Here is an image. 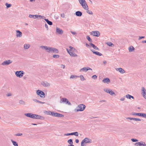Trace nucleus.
<instances>
[{
  "label": "nucleus",
  "mask_w": 146,
  "mask_h": 146,
  "mask_svg": "<svg viewBox=\"0 0 146 146\" xmlns=\"http://www.w3.org/2000/svg\"><path fill=\"white\" fill-rule=\"evenodd\" d=\"M12 95V94L11 93H9L6 94V96L7 97L10 96Z\"/></svg>",
  "instance_id": "51"
},
{
  "label": "nucleus",
  "mask_w": 146,
  "mask_h": 146,
  "mask_svg": "<svg viewBox=\"0 0 146 146\" xmlns=\"http://www.w3.org/2000/svg\"><path fill=\"white\" fill-rule=\"evenodd\" d=\"M90 70L91 71L92 70V69L90 68L89 67H86L84 68H83L81 69L80 70V72H87L88 70Z\"/></svg>",
  "instance_id": "11"
},
{
  "label": "nucleus",
  "mask_w": 146,
  "mask_h": 146,
  "mask_svg": "<svg viewBox=\"0 0 146 146\" xmlns=\"http://www.w3.org/2000/svg\"><path fill=\"white\" fill-rule=\"evenodd\" d=\"M103 82H109L110 79L108 78H106L102 80Z\"/></svg>",
  "instance_id": "37"
},
{
  "label": "nucleus",
  "mask_w": 146,
  "mask_h": 146,
  "mask_svg": "<svg viewBox=\"0 0 146 146\" xmlns=\"http://www.w3.org/2000/svg\"><path fill=\"white\" fill-rule=\"evenodd\" d=\"M141 113H136L135 112H133L132 113V115H137L139 116H141Z\"/></svg>",
  "instance_id": "38"
},
{
  "label": "nucleus",
  "mask_w": 146,
  "mask_h": 146,
  "mask_svg": "<svg viewBox=\"0 0 146 146\" xmlns=\"http://www.w3.org/2000/svg\"><path fill=\"white\" fill-rule=\"evenodd\" d=\"M60 103H65L66 104H68L69 105H71V103L69 102L68 100L66 98H62L60 101Z\"/></svg>",
  "instance_id": "5"
},
{
  "label": "nucleus",
  "mask_w": 146,
  "mask_h": 146,
  "mask_svg": "<svg viewBox=\"0 0 146 146\" xmlns=\"http://www.w3.org/2000/svg\"><path fill=\"white\" fill-rule=\"evenodd\" d=\"M41 84L45 87H48L50 86L49 83H41Z\"/></svg>",
  "instance_id": "23"
},
{
  "label": "nucleus",
  "mask_w": 146,
  "mask_h": 146,
  "mask_svg": "<svg viewBox=\"0 0 146 146\" xmlns=\"http://www.w3.org/2000/svg\"><path fill=\"white\" fill-rule=\"evenodd\" d=\"M104 91L106 92L109 93L111 96H115L116 95L115 93L110 89L105 88L104 89Z\"/></svg>",
  "instance_id": "4"
},
{
  "label": "nucleus",
  "mask_w": 146,
  "mask_h": 146,
  "mask_svg": "<svg viewBox=\"0 0 146 146\" xmlns=\"http://www.w3.org/2000/svg\"><path fill=\"white\" fill-rule=\"evenodd\" d=\"M47 46H40V47L42 49L46 50Z\"/></svg>",
  "instance_id": "44"
},
{
  "label": "nucleus",
  "mask_w": 146,
  "mask_h": 146,
  "mask_svg": "<svg viewBox=\"0 0 146 146\" xmlns=\"http://www.w3.org/2000/svg\"><path fill=\"white\" fill-rule=\"evenodd\" d=\"M44 20L49 25H52V22L51 21H49L48 19H44Z\"/></svg>",
  "instance_id": "33"
},
{
  "label": "nucleus",
  "mask_w": 146,
  "mask_h": 146,
  "mask_svg": "<svg viewBox=\"0 0 146 146\" xmlns=\"http://www.w3.org/2000/svg\"><path fill=\"white\" fill-rule=\"evenodd\" d=\"M86 107V106L84 105L80 104L74 110V111L76 112L83 111L84 110Z\"/></svg>",
  "instance_id": "1"
},
{
  "label": "nucleus",
  "mask_w": 146,
  "mask_h": 146,
  "mask_svg": "<svg viewBox=\"0 0 146 146\" xmlns=\"http://www.w3.org/2000/svg\"><path fill=\"white\" fill-rule=\"evenodd\" d=\"M78 1L84 9H88V5L85 0H78Z\"/></svg>",
  "instance_id": "2"
},
{
  "label": "nucleus",
  "mask_w": 146,
  "mask_h": 146,
  "mask_svg": "<svg viewBox=\"0 0 146 146\" xmlns=\"http://www.w3.org/2000/svg\"><path fill=\"white\" fill-rule=\"evenodd\" d=\"M68 142L70 144H71L73 143L72 140V139H70L68 141Z\"/></svg>",
  "instance_id": "49"
},
{
  "label": "nucleus",
  "mask_w": 146,
  "mask_h": 146,
  "mask_svg": "<svg viewBox=\"0 0 146 146\" xmlns=\"http://www.w3.org/2000/svg\"><path fill=\"white\" fill-rule=\"evenodd\" d=\"M145 37L144 36H139V40H140V39L145 38Z\"/></svg>",
  "instance_id": "58"
},
{
  "label": "nucleus",
  "mask_w": 146,
  "mask_h": 146,
  "mask_svg": "<svg viewBox=\"0 0 146 146\" xmlns=\"http://www.w3.org/2000/svg\"><path fill=\"white\" fill-rule=\"evenodd\" d=\"M35 114H32L31 118H32L35 119Z\"/></svg>",
  "instance_id": "53"
},
{
  "label": "nucleus",
  "mask_w": 146,
  "mask_h": 146,
  "mask_svg": "<svg viewBox=\"0 0 146 146\" xmlns=\"http://www.w3.org/2000/svg\"><path fill=\"white\" fill-rule=\"evenodd\" d=\"M139 146H146V144L145 142L143 141H141L140 142H139Z\"/></svg>",
  "instance_id": "25"
},
{
  "label": "nucleus",
  "mask_w": 146,
  "mask_h": 146,
  "mask_svg": "<svg viewBox=\"0 0 146 146\" xmlns=\"http://www.w3.org/2000/svg\"><path fill=\"white\" fill-rule=\"evenodd\" d=\"M32 114V113H26L25 114V115L27 117L31 118Z\"/></svg>",
  "instance_id": "36"
},
{
  "label": "nucleus",
  "mask_w": 146,
  "mask_h": 146,
  "mask_svg": "<svg viewBox=\"0 0 146 146\" xmlns=\"http://www.w3.org/2000/svg\"><path fill=\"white\" fill-rule=\"evenodd\" d=\"M35 119H44L43 117L39 115L35 114Z\"/></svg>",
  "instance_id": "22"
},
{
  "label": "nucleus",
  "mask_w": 146,
  "mask_h": 146,
  "mask_svg": "<svg viewBox=\"0 0 146 146\" xmlns=\"http://www.w3.org/2000/svg\"><path fill=\"white\" fill-rule=\"evenodd\" d=\"M16 76L18 77L21 78L24 74V72L23 71H17L15 72Z\"/></svg>",
  "instance_id": "6"
},
{
  "label": "nucleus",
  "mask_w": 146,
  "mask_h": 146,
  "mask_svg": "<svg viewBox=\"0 0 146 146\" xmlns=\"http://www.w3.org/2000/svg\"><path fill=\"white\" fill-rule=\"evenodd\" d=\"M60 56L58 54H54L53 55V57L55 58H58Z\"/></svg>",
  "instance_id": "43"
},
{
  "label": "nucleus",
  "mask_w": 146,
  "mask_h": 146,
  "mask_svg": "<svg viewBox=\"0 0 146 146\" xmlns=\"http://www.w3.org/2000/svg\"><path fill=\"white\" fill-rule=\"evenodd\" d=\"M61 16L63 18H64L65 17V15L63 13L61 14Z\"/></svg>",
  "instance_id": "62"
},
{
  "label": "nucleus",
  "mask_w": 146,
  "mask_h": 146,
  "mask_svg": "<svg viewBox=\"0 0 146 146\" xmlns=\"http://www.w3.org/2000/svg\"><path fill=\"white\" fill-rule=\"evenodd\" d=\"M13 62V61L10 60H8L4 61L2 63L1 65L3 66H7Z\"/></svg>",
  "instance_id": "7"
},
{
  "label": "nucleus",
  "mask_w": 146,
  "mask_h": 146,
  "mask_svg": "<svg viewBox=\"0 0 146 146\" xmlns=\"http://www.w3.org/2000/svg\"><path fill=\"white\" fill-rule=\"evenodd\" d=\"M133 120H134L136 121H141V119L139 118H133Z\"/></svg>",
  "instance_id": "47"
},
{
  "label": "nucleus",
  "mask_w": 146,
  "mask_h": 146,
  "mask_svg": "<svg viewBox=\"0 0 146 146\" xmlns=\"http://www.w3.org/2000/svg\"><path fill=\"white\" fill-rule=\"evenodd\" d=\"M144 98L146 100V94L143 95Z\"/></svg>",
  "instance_id": "64"
},
{
  "label": "nucleus",
  "mask_w": 146,
  "mask_h": 146,
  "mask_svg": "<svg viewBox=\"0 0 146 146\" xmlns=\"http://www.w3.org/2000/svg\"><path fill=\"white\" fill-rule=\"evenodd\" d=\"M91 50L93 52V53L98 56H101L102 55V54L98 52H96L93 49H91Z\"/></svg>",
  "instance_id": "17"
},
{
  "label": "nucleus",
  "mask_w": 146,
  "mask_h": 146,
  "mask_svg": "<svg viewBox=\"0 0 146 146\" xmlns=\"http://www.w3.org/2000/svg\"><path fill=\"white\" fill-rule=\"evenodd\" d=\"M37 94L40 96L41 98L45 97V94L44 92L40 90H38L36 91Z\"/></svg>",
  "instance_id": "9"
},
{
  "label": "nucleus",
  "mask_w": 146,
  "mask_h": 146,
  "mask_svg": "<svg viewBox=\"0 0 146 146\" xmlns=\"http://www.w3.org/2000/svg\"><path fill=\"white\" fill-rule=\"evenodd\" d=\"M125 100V98L124 97H122V98H121L120 99V100L121 101H123Z\"/></svg>",
  "instance_id": "60"
},
{
  "label": "nucleus",
  "mask_w": 146,
  "mask_h": 146,
  "mask_svg": "<svg viewBox=\"0 0 146 146\" xmlns=\"http://www.w3.org/2000/svg\"><path fill=\"white\" fill-rule=\"evenodd\" d=\"M131 141L133 142H137L138 141V140L135 139H131Z\"/></svg>",
  "instance_id": "50"
},
{
  "label": "nucleus",
  "mask_w": 146,
  "mask_h": 146,
  "mask_svg": "<svg viewBox=\"0 0 146 146\" xmlns=\"http://www.w3.org/2000/svg\"><path fill=\"white\" fill-rule=\"evenodd\" d=\"M45 27L47 29H48V26L46 24V23L45 24Z\"/></svg>",
  "instance_id": "63"
},
{
  "label": "nucleus",
  "mask_w": 146,
  "mask_h": 146,
  "mask_svg": "<svg viewBox=\"0 0 146 146\" xmlns=\"http://www.w3.org/2000/svg\"><path fill=\"white\" fill-rule=\"evenodd\" d=\"M16 36L17 37H21L22 36V33L19 30H16Z\"/></svg>",
  "instance_id": "13"
},
{
  "label": "nucleus",
  "mask_w": 146,
  "mask_h": 146,
  "mask_svg": "<svg viewBox=\"0 0 146 146\" xmlns=\"http://www.w3.org/2000/svg\"><path fill=\"white\" fill-rule=\"evenodd\" d=\"M74 135L76 136H78V132H73L71 133V135Z\"/></svg>",
  "instance_id": "39"
},
{
  "label": "nucleus",
  "mask_w": 146,
  "mask_h": 146,
  "mask_svg": "<svg viewBox=\"0 0 146 146\" xmlns=\"http://www.w3.org/2000/svg\"><path fill=\"white\" fill-rule=\"evenodd\" d=\"M70 32L73 35H75L76 34V33L75 32H73L72 31H71Z\"/></svg>",
  "instance_id": "54"
},
{
  "label": "nucleus",
  "mask_w": 146,
  "mask_h": 146,
  "mask_svg": "<svg viewBox=\"0 0 146 146\" xmlns=\"http://www.w3.org/2000/svg\"><path fill=\"white\" fill-rule=\"evenodd\" d=\"M75 15L78 17H81L82 15V13L81 11H78L76 12Z\"/></svg>",
  "instance_id": "21"
},
{
  "label": "nucleus",
  "mask_w": 146,
  "mask_h": 146,
  "mask_svg": "<svg viewBox=\"0 0 146 146\" xmlns=\"http://www.w3.org/2000/svg\"><path fill=\"white\" fill-rule=\"evenodd\" d=\"M38 17L40 19H44H44H46V17L44 16L39 15H37V18Z\"/></svg>",
  "instance_id": "42"
},
{
  "label": "nucleus",
  "mask_w": 146,
  "mask_h": 146,
  "mask_svg": "<svg viewBox=\"0 0 146 146\" xmlns=\"http://www.w3.org/2000/svg\"><path fill=\"white\" fill-rule=\"evenodd\" d=\"M90 45L95 50H99V48L95 45L94 44L90 43Z\"/></svg>",
  "instance_id": "20"
},
{
  "label": "nucleus",
  "mask_w": 146,
  "mask_h": 146,
  "mask_svg": "<svg viewBox=\"0 0 146 146\" xmlns=\"http://www.w3.org/2000/svg\"><path fill=\"white\" fill-rule=\"evenodd\" d=\"M11 142L13 144L14 146H18V145L17 143L15 141H13L12 139L11 140Z\"/></svg>",
  "instance_id": "32"
},
{
  "label": "nucleus",
  "mask_w": 146,
  "mask_h": 146,
  "mask_svg": "<svg viewBox=\"0 0 146 146\" xmlns=\"http://www.w3.org/2000/svg\"><path fill=\"white\" fill-rule=\"evenodd\" d=\"M79 77V76H77L75 75H71L70 76V79H76Z\"/></svg>",
  "instance_id": "29"
},
{
  "label": "nucleus",
  "mask_w": 146,
  "mask_h": 146,
  "mask_svg": "<svg viewBox=\"0 0 146 146\" xmlns=\"http://www.w3.org/2000/svg\"><path fill=\"white\" fill-rule=\"evenodd\" d=\"M30 44L29 43H25L24 45V48L25 49H28L30 47Z\"/></svg>",
  "instance_id": "16"
},
{
  "label": "nucleus",
  "mask_w": 146,
  "mask_h": 146,
  "mask_svg": "<svg viewBox=\"0 0 146 146\" xmlns=\"http://www.w3.org/2000/svg\"><path fill=\"white\" fill-rule=\"evenodd\" d=\"M106 44L110 47H113L114 46V44L111 42H108L106 43Z\"/></svg>",
  "instance_id": "28"
},
{
  "label": "nucleus",
  "mask_w": 146,
  "mask_h": 146,
  "mask_svg": "<svg viewBox=\"0 0 146 146\" xmlns=\"http://www.w3.org/2000/svg\"><path fill=\"white\" fill-rule=\"evenodd\" d=\"M86 10V12L89 14L90 15H92L93 14V12L91 11L88 10V9H85Z\"/></svg>",
  "instance_id": "34"
},
{
  "label": "nucleus",
  "mask_w": 146,
  "mask_h": 146,
  "mask_svg": "<svg viewBox=\"0 0 146 146\" xmlns=\"http://www.w3.org/2000/svg\"><path fill=\"white\" fill-rule=\"evenodd\" d=\"M141 91V94L142 95L146 94V90H145L144 88H142Z\"/></svg>",
  "instance_id": "26"
},
{
  "label": "nucleus",
  "mask_w": 146,
  "mask_h": 146,
  "mask_svg": "<svg viewBox=\"0 0 146 146\" xmlns=\"http://www.w3.org/2000/svg\"><path fill=\"white\" fill-rule=\"evenodd\" d=\"M51 47L50 46H47L46 49V52L48 53H50L51 52Z\"/></svg>",
  "instance_id": "27"
},
{
  "label": "nucleus",
  "mask_w": 146,
  "mask_h": 146,
  "mask_svg": "<svg viewBox=\"0 0 146 146\" xmlns=\"http://www.w3.org/2000/svg\"><path fill=\"white\" fill-rule=\"evenodd\" d=\"M29 17L31 18L35 19L37 18V15H29Z\"/></svg>",
  "instance_id": "31"
},
{
  "label": "nucleus",
  "mask_w": 146,
  "mask_h": 146,
  "mask_svg": "<svg viewBox=\"0 0 146 146\" xmlns=\"http://www.w3.org/2000/svg\"><path fill=\"white\" fill-rule=\"evenodd\" d=\"M133 118L128 117H127L126 118V119H130V120H133Z\"/></svg>",
  "instance_id": "59"
},
{
  "label": "nucleus",
  "mask_w": 146,
  "mask_h": 146,
  "mask_svg": "<svg viewBox=\"0 0 146 146\" xmlns=\"http://www.w3.org/2000/svg\"><path fill=\"white\" fill-rule=\"evenodd\" d=\"M97 78V76L96 75H94L92 76V79H96Z\"/></svg>",
  "instance_id": "52"
},
{
  "label": "nucleus",
  "mask_w": 146,
  "mask_h": 146,
  "mask_svg": "<svg viewBox=\"0 0 146 146\" xmlns=\"http://www.w3.org/2000/svg\"><path fill=\"white\" fill-rule=\"evenodd\" d=\"M5 5L7 8L10 7L12 5L11 4H9L7 3H6Z\"/></svg>",
  "instance_id": "46"
},
{
  "label": "nucleus",
  "mask_w": 146,
  "mask_h": 146,
  "mask_svg": "<svg viewBox=\"0 0 146 146\" xmlns=\"http://www.w3.org/2000/svg\"><path fill=\"white\" fill-rule=\"evenodd\" d=\"M141 117L146 118V113H141Z\"/></svg>",
  "instance_id": "48"
},
{
  "label": "nucleus",
  "mask_w": 146,
  "mask_h": 146,
  "mask_svg": "<svg viewBox=\"0 0 146 146\" xmlns=\"http://www.w3.org/2000/svg\"><path fill=\"white\" fill-rule=\"evenodd\" d=\"M90 34L93 36L98 37L100 35V33L98 31H92L90 33Z\"/></svg>",
  "instance_id": "10"
},
{
  "label": "nucleus",
  "mask_w": 146,
  "mask_h": 146,
  "mask_svg": "<svg viewBox=\"0 0 146 146\" xmlns=\"http://www.w3.org/2000/svg\"><path fill=\"white\" fill-rule=\"evenodd\" d=\"M15 135L16 136H20L22 135V134L21 133H18Z\"/></svg>",
  "instance_id": "55"
},
{
  "label": "nucleus",
  "mask_w": 146,
  "mask_h": 146,
  "mask_svg": "<svg viewBox=\"0 0 146 146\" xmlns=\"http://www.w3.org/2000/svg\"><path fill=\"white\" fill-rule=\"evenodd\" d=\"M117 71H118L120 73L123 74L125 72V71L121 68H117L115 69Z\"/></svg>",
  "instance_id": "15"
},
{
  "label": "nucleus",
  "mask_w": 146,
  "mask_h": 146,
  "mask_svg": "<svg viewBox=\"0 0 146 146\" xmlns=\"http://www.w3.org/2000/svg\"><path fill=\"white\" fill-rule=\"evenodd\" d=\"M69 47L70 48V50L71 52H74L75 50H76V49L74 47L71 46H70Z\"/></svg>",
  "instance_id": "41"
},
{
  "label": "nucleus",
  "mask_w": 146,
  "mask_h": 146,
  "mask_svg": "<svg viewBox=\"0 0 146 146\" xmlns=\"http://www.w3.org/2000/svg\"><path fill=\"white\" fill-rule=\"evenodd\" d=\"M79 77H80V79L81 81H83L85 80V79L82 75H80Z\"/></svg>",
  "instance_id": "40"
},
{
  "label": "nucleus",
  "mask_w": 146,
  "mask_h": 146,
  "mask_svg": "<svg viewBox=\"0 0 146 146\" xmlns=\"http://www.w3.org/2000/svg\"><path fill=\"white\" fill-rule=\"evenodd\" d=\"M92 141L91 139L86 137L85 138L81 143V145L82 146H85V144L86 143H91Z\"/></svg>",
  "instance_id": "3"
},
{
  "label": "nucleus",
  "mask_w": 146,
  "mask_h": 146,
  "mask_svg": "<svg viewBox=\"0 0 146 146\" xmlns=\"http://www.w3.org/2000/svg\"><path fill=\"white\" fill-rule=\"evenodd\" d=\"M64 136H68L71 135V133H68L66 134H65L64 135Z\"/></svg>",
  "instance_id": "61"
},
{
  "label": "nucleus",
  "mask_w": 146,
  "mask_h": 146,
  "mask_svg": "<svg viewBox=\"0 0 146 146\" xmlns=\"http://www.w3.org/2000/svg\"><path fill=\"white\" fill-rule=\"evenodd\" d=\"M86 38L87 39V40L90 42H92V39L90 38V37L89 36H86Z\"/></svg>",
  "instance_id": "45"
},
{
  "label": "nucleus",
  "mask_w": 146,
  "mask_h": 146,
  "mask_svg": "<svg viewBox=\"0 0 146 146\" xmlns=\"http://www.w3.org/2000/svg\"><path fill=\"white\" fill-rule=\"evenodd\" d=\"M86 45L87 47L88 48H90L91 46L90 45V44H86Z\"/></svg>",
  "instance_id": "56"
},
{
  "label": "nucleus",
  "mask_w": 146,
  "mask_h": 146,
  "mask_svg": "<svg viewBox=\"0 0 146 146\" xmlns=\"http://www.w3.org/2000/svg\"><path fill=\"white\" fill-rule=\"evenodd\" d=\"M69 54L72 57H77L78 56V55L76 54L74 52H70V53H69Z\"/></svg>",
  "instance_id": "18"
},
{
  "label": "nucleus",
  "mask_w": 146,
  "mask_h": 146,
  "mask_svg": "<svg viewBox=\"0 0 146 146\" xmlns=\"http://www.w3.org/2000/svg\"><path fill=\"white\" fill-rule=\"evenodd\" d=\"M33 100L34 102H37L39 103L40 104H44L45 103V102H44L40 101H39L36 99H33Z\"/></svg>",
  "instance_id": "24"
},
{
  "label": "nucleus",
  "mask_w": 146,
  "mask_h": 146,
  "mask_svg": "<svg viewBox=\"0 0 146 146\" xmlns=\"http://www.w3.org/2000/svg\"><path fill=\"white\" fill-rule=\"evenodd\" d=\"M50 114L52 116L58 117H63L64 115L57 113H54L53 111L50 112Z\"/></svg>",
  "instance_id": "8"
},
{
  "label": "nucleus",
  "mask_w": 146,
  "mask_h": 146,
  "mask_svg": "<svg viewBox=\"0 0 146 146\" xmlns=\"http://www.w3.org/2000/svg\"><path fill=\"white\" fill-rule=\"evenodd\" d=\"M59 52L58 49L54 47H51V53L57 54Z\"/></svg>",
  "instance_id": "14"
},
{
  "label": "nucleus",
  "mask_w": 146,
  "mask_h": 146,
  "mask_svg": "<svg viewBox=\"0 0 146 146\" xmlns=\"http://www.w3.org/2000/svg\"><path fill=\"white\" fill-rule=\"evenodd\" d=\"M19 103L22 105H25V102L22 100H20L19 101Z\"/></svg>",
  "instance_id": "35"
},
{
  "label": "nucleus",
  "mask_w": 146,
  "mask_h": 146,
  "mask_svg": "<svg viewBox=\"0 0 146 146\" xmlns=\"http://www.w3.org/2000/svg\"><path fill=\"white\" fill-rule=\"evenodd\" d=\"M65 67V65L63 64H61L60 66V67L62 68H63L64 69Z\"/></svg>",
  "instance_id": "57"
},
{
  "label": "nucleus",
  "mask_w": 146,
  "mask_h": 146,
  "mask_svg": "<svg viewBox=\"0 0 146 146\" xmlns=\"http://www.w3.org/2000/svg\"><path fill=\"white\" fill-rule=\"evenodd\" d=\"M56 33L57 34L61 35L63 34V31L62 29H60L58 27H56Z\"/></svg>",
  "instance_id": "12"
},
{
  "label": "nucleus",
  "mask_w": 146,
  "mask_h": 146,
  "mask_svg": "<svg viewBox=\"0 0 146 146\" xmlns=\"http://www.w3.org/2000/svg\"><path fill=\"white\" fill-rule=\"evenodd\" d=\"M125 97L129 99H130L131 98H132L133 99H134V97L133 96L130 95L129 94H127L125 96Z\"/></svg>",
  "instance_id": "30"
},
{
  "label": "nucleus",
  "mask_w": 146,
  "mask_h": 146,
  "mask_svg": "<svg viewBox=\"0 0 146 146\" xmlns=\"http://www.w3.org/2000/svg\"><path fill=\"white\" fill-rule=\"evenodd\" d=\"M128 50L129 52H133L134 51L135 48L132 46H131L128 48Z\"/></svg>",
  "instance_id": "19"
}]
</instances>
